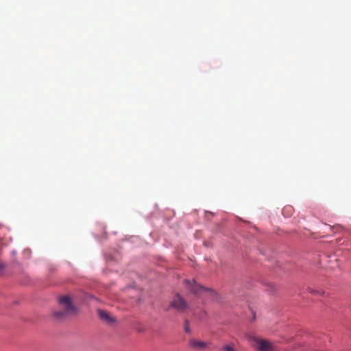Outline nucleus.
Instances as JSON below:
<instances>
[{"instance_id":"5","label":"nucleus","mask_w":351,"mask_h":351,"mask_svg":"<svg viewBox=\"0 0 351 351\" xmlns=\"http://www.w3.org/2000/svg\"><path fill=\"white\" fill-rule=\"evenodd\" d=\"M189 345L193 349L202 350L207 348L208 343L193 339L190 340Z\"/></svg>"},{"instance_id":"3","label":"nucleus","mask_w":351,"mask_h":351,"mask_svg":"<svg viewBox=\"0 0 351 351\" xmlns=\"http://www.w3.org/2000/svg\"><path fill=\"white\" fill-rule=\"evenodd\" d=\"M252 346L258 351H278L275 345L266 339L253 338Z\"/></svg>"},{"instance_id":"2","label":"nucleus","mask_w":351,"mask_h":351,"mask_svg":"<svg viewBox=\"0 0 351 351\" xmlns=\"http://www.w3.org/2000/svg\"><path fill=\"white\" fill-rule=\"evenodd\" d=\"M184 283L186 287L189 289L191 292L196 295H200L203 293H205L208 295H213L214 294V291L213 289L198 285L193 280H185Z\"/></svg>"},{"instance_id":"6","label":"nucleus","mask_w":351,"mask_h":351,"mask_svg":"<svg viewBox=\"0 0 351 351\" xmlns=\"http://www.w3.org/2000/svg\"><path fill=\"white\" fill-rule=\"evenodd\" d=\"M97 313L99 318L103 321L107 323H112L114 322V319L110 317L108 312L102 310H98Z\"/></svg>"},{"instance_id":"7","label":"nucleus","mask_w":351,"mask_h":351,"mask_svg":"<svg viewBox=\"0 0 351 351\" xmlns=\"http://www.w3.org/2000/svg\"><path fill=\"white\" fill-rule=\"evenodd\" d=\"M221 351H237L233 345L232 344H226V345H224L222 348H221Z\"/></svg>"},{"instance_id":"8","label":"nucleus","mask_w":351,"mask_h":351,"mask_svg":"<svg viewBox=\"0 0 351 351\" xmlns=\"http://www.w3.org/2000/svg\"><path fill=\"white\" fill-rule=\"evenodd\" d=\"M184 331L187 333H189L191 332V329L189 327V323L187 320H186L185 323H184Z\"/></svg>"},{"instance_id":"11","label":"nucleus","mask_w":351,"mask_h":351,"mask_svg":"<svg viewBox=\"0 0 351 351\" xmlns=\"http://www.w3.org/2000/svg\"><path fill=\"white\" fill-rule=\"evenodd\" d=\"M3 267V265H0V268H2Z\"/></svg>"},{"instance_id":"1","label":"nucleus","mask_w":351,"mask_h":351,"mask_svg":"<svg viewBox=\"0 0 351 351\" xmlns=\"http://www.w3.org/2000/svg\"><path fill=\"white\" fill-rule=\"evenodd\" d=\"M58 302L62 309L53 312V316L56 319H62L69 315H73L77 313V309L69 295L60 296Z\"/></svg>"},{"instance_id":"9","label":"nucleus","mask_w":351,"mask_h":351,"mask_svg":"<svg viewBox=\"0 0 351 351\" xmlns=\"http://www.w3.org/2000/svg\"><path fill=\"white\" fill-rule=\"evenodd\" d=\"M310 292L313 293V294H322V291H314L313 289H310Z\"/></svg>"},{"instance_id":"10","label":"nucleus","mask_w":351,"mask_h":351,"mask_svg":"<svg viewBox=\"0 0 351 351\" xmlns=\"http://www.w3.org/2000/svg\"><path fill=\"white\" fill-rule=\"evenodd\" d=\"M287 210H289V211H291L292 210V208L290 207V206L287 207V208H284L283 212H285Z\"/></svg>"},{"instance_id":"4","label":"nucleus","mask_w":351,"mask_h":351,"mask_svg":"<svg viewBox=\"0 0 351 351\" xmlns=\"http://www.w3.org/2000/svg\"><path fill=\"white\" fill-rule=\"evenodd\" d=\"M171 305L179 311H184L188 306L185 300L180 295L175 296Z\"/></svg>"}]
</instances>
